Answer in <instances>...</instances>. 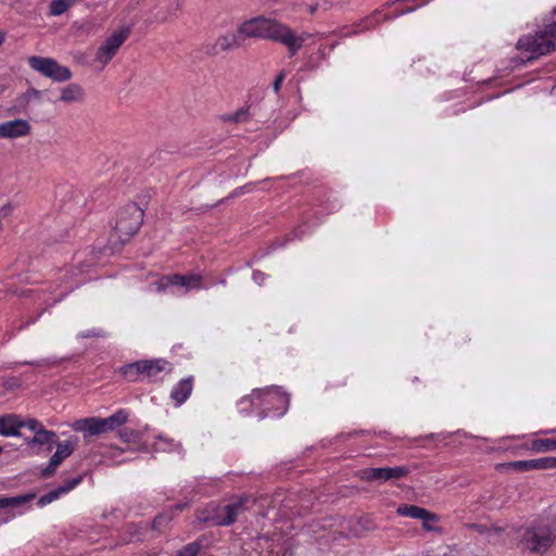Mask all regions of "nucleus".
<instances>
[{"mask_svg":"<svg viewBox=\"0 0 556 556\" xmlns=\"http://www.w3.org/2000/svg\"><path fill=\"white\" fill-rule=\"evenodd\" d=\"M501 467H506L517 471H529L532 470L531 459L529 460H517L507 464H502Z\"/></svg>","mask_w":556,"mask_h":556,"instance_id":"bb28decb","label":"nucleus"},{"mask_svg":"<svg viewBox=\"0 0 556 556\" xmlns=\"http://www.w3.org/2000/svg\"><path fill=\"white\" fill-rule=\"evenodd\" d=\"M316 11V8L315 7H312L311 8V12L314 13Z\"/></svg>","mask_w":556,"mask_h":556,"instance_id":"79ce46f5","label":"nucleus"},{"mask_svg":"<svg viewBox=\"0 0 556 556\" xmlns=\"http://www.w3.org/2000/svg\"><path fill=\"white\" fill-rule=\"evenodd\" d=\"M73 4L74 0H51L50 14L53 16H59L65 13Z\"/></svg>","mask_w":556,"mask_h":556,"instance_id":"393cba45","label":"nucleus"},{"mask_svg":"<svg viewBox=\"0 0 556 556\" xmlns=\"http://www.w3.org/2000/svg\"><path fill=\"white\" fill-rule=\"evenodd\" d=\"M422 527L427 531H440L439 528L434 527L433 523L439 521L438 515L434 514V519H429L428 517H424L422 519Z\"/></svg>","mask_w":556,"mask_h":556,"instance_id":"2f4dec72","label":"nucleus"},{"mask_svg":"<svg viewBox=\"0 0 556 556\" xmlns=\"http://www.w3.org/2000/svg\"><path fill=\"white\" fill-rule=\"evenodd\" d=\"M285 76H286V75H285V72H283V71H281V72L278 74V76L276 77V79H275V81H274V84H273V88H274L275 92H278V91L280 90V87H281V84H282V81H283V79H285Z\"/></svg>","mask_w":556,"mask_h":556,"instance_id":"473e14b6","label":"nucleus"},{"mask_svg":"<svg viewBox=\"0 0 556 556\" xmlns=\"http://www.w3.org/2000/svg\"><path fill=\"white\" fill-rule=\"evenodd\" d=\"M22 418L15 414L0 416V434L3 437H20Z\"/></svg>","mask_w":556,"mask_h":556,"instance_id":"f8f14e48","label":"nucleus"},{"mask_svg":"<svg viewBox=\"0 0 556 556\" xmlns=\"http://www.w3.org/2000/svg\"><path fill=\"white\" fill-rule=\"evenodd\" d=\"M80 482L81 477H76L74 479L66 481L63 485L42 495L39 498V504L46 505L52 503L53 501L58 500L62 494H65L73 490L74 488H76Z\"/></svg>","mask_w":556,"mask_h":556,"instance_id":"2eb2a0df","label":"nucleus"},{"mask_svg":"<svg viewBox=\"0 0 556 556\" xmlns=\"http://www.w3.org/2000/svg\"><path fill=\"white\" fill-rule=\"evenodd\" d=\"M170 283H167L166 276H163L157 282H155L156 290L159 292L164 291Z\"/></svg>","mask_w":556,"mask_h":556,"instance_id":"c9c22d12","label":"nucleus"},{"mask_svg":"<svg viewBox=\"0 0 556 556\" xmlns=\"http://www.w3.org/2000/svg\"><path fill=\"white\" fill-rule=\"evenodd\" d=\"M31 131V126L28 121L17 118L7 121L0 124V137L8 139H15L28 136Z\"/></svg>","mask_w":556,"mask_h":556,"instance_id":"9d476101","label":"nucleus"},{"mask_svg":"<svg viewBox=\"0 0 556 556\" xmlns=\"http://www.w3.org/2000/svg\"><path fill=\"white\" fill-rule=\"evenodd\" d=\"M213 506H210L208 508L204 509V510H198L197 511V519L199 521H202V522H206V521H211L212 522V517L214 516V510L212 509Z\"/></svg>","mask_w":556,"mask_h":556,"instance_id":"7c9ffc66","label":"nucleus"},{"mask_svg":"<svg viewBox=\"0 0 556 556\" xmlns=\"http://www.w3.org/2000/svg\"><path fill=\"white\" fill-rule=\"evenodd\" d=\"M531 450L543 453L556 450V439H538L531 442Z\"/></svg>","mask_w":556,"mask_h":556,"instance_id":"5701e85b","label":"nucleus"},{"mask_svg":"<svg viewBox=\"0 0 556 556\" xmlns=\"http://www.w3.org/2000/svg\"><path fill=\"white\" fill-rule=\"evenodd\" d=\"M186 507H188V504H187V503H184V504H178V505H176V507H175V508H176V509H178V510H182V509H185Z\"/></svg>","mask_w":556,"mask_h":556,"instance_id":"a19ab883","label":"nucleus"},{"mask_svg":"<svg viewBox=\"0 0 556 556\" xmlns=\"http://www.w3.org/2000/svg\"><path fill=\"white\" fill-rule=\"evenodd\" d=\"M544 30L556 43V22L547 25Z\"/></svg>","mask_w":556,"mask_h":556,"instance_id":"f704fd0d","label":"nucleus"},{"mask_svg":"<svg viewBox=\"0 0 556 556\" xmlns=\"http://www.w3.org/2000/svg\"><path fill=\"white\" fill-rule=\"evenodd\" d=\"M532 470L549 469L556 467V457H543L539 459H531Z\"/></svg>","mask_w":556,"mask_h":556,"instance_id":"a878e982","label":"nucleus"},{"mask_svg":"<svg viewBox=\"0 0 556 556\" xmlns=\"http://www.w3.org/2000/svg\"><path fill=\"white\" fill-rule=\"evenodd\" d=\"M29 66L41 75L59 83L71 79L72 72L68 67L59 64L54 59L30 56Z\"/></svg>","mask_w":556,"mask_h":556,"instance_id":"39448f33","label":"nucleus"},{"mask_svg":"<svg viewBox=\"0 0 556 556\" xmlns=\"http://www.w3.org/2000/svg\"><path fill=\"white\" fill-rule=\"evenodd\" d=\"M127 420V414L124 410H118L108 418H100V426L102 433L114 430L124 425Z\"/></svg>","mask_w":556,"mask_h":556,"instance_id":"a211bd4d","label":"nucleus"},{"mask_svg":"<svg viewBox=\"0 0 556 556\" xmlns=\"http://www.w3.org/2000/svg\"><path fill=\"white\" fill-rule=\"evenodd\" d=\"M34 497L33 494L28 495H20V496H13V497H0V509H4L8 507H16L21 506L27 501L31 500Z\"/></svg>","mask_w":556,"mask_h":556,"instance_id":"b1692460","label":"nucleus"},{"mask_svg":"<svg viewBox=\"0 0 556 556\" xmlns=\"http://www.w3.org/2000/svg\"><path fill=\"white\" fill-rule=\"evenodd\" d=\"M518 547L533 554H545L554 544L556 535L554 530L542 521H532L515 531Z\"/></svg>","mask_w":556,"mask_h":556,"instance_id":"f03ea898","label":"nucleus"},{"mask_svg":"<svg viewBox=\"0 0 556 556\" xmlns=\"http://www.w3.org/2000/svg\"><path fill=\"white\" fill-rule=\"evenodd\" d=\"M251 501L250 496H240L236 502L225 505L223 507L213 506L214 516L212 523L219 527H228L235 523L238 517L249 509L248 503Z\"/></svg>","mask_w":556,"mask_h":556,"instance_id":"0eeeda50","label":"nucleus"},{"mask_svg":"<svg viewBox=\"0 0 556 556\" xmlns=\"http://www.w3.org/2000/svg\"><path fill=\"white\" fill-rule=\"evenodd\" d=\"M489 534H500L503 531V528L497 526H492L491 528H488Z\"/></svg>","mask_w":556,"mask_h":556,"instance_id":"4c0bfd02","label":"nucleus"},{"mask_svg":"<svg viewBox=\"0 0 556 556\" xmlns=\"http://www.w3.org/2000/svg\"><path fill=\"white\" fill-rule=\"evenodd\" d=\"M548 432H556V430L546 431V433H548Z\"/></svg>","mask_w":556,"mask_h":556,"instance_id":"37998d69","label":"nucleus"},{"mask_svg":"<svg viewBox=\"0 0 556 556\" xmlns=\"http://www.w3.org/2000/svg\"><path fill=\"white\" fill-rule=\"evenodd\" d=\"M410 472L407 466L384 467V468H364L356 471L355 476L365 482H387L390 480H400Z\"/></svg>","mask_w":556,"mask_h":556,"instance_id":"1a4fd4ad","label":"nucleus"},{"mask_svg":"<svg viewBox=\"0 0 556 556\" xmlns=\"http://www.w3.org/2000/svg\"><path fill=\"white\" fill-rule=\"evenodd\" d=\"M167 283H170L172 286H181L186 287L187 289L190 288H200L201 286V277L193 275V276H182L178 274L166 276Z\"/></svg>","mask_w":556,"mask_h":556,"instance_id":"f3484780","label":"nucleus"},{"mask_svg":"<svg viewBox=\"0 0 556 556\" xmlns=\"http://www.w3.org/2000/svg\"><path fill=\"white\" fill-rule=\"evenodd\" d=\"M7 38V34L4 31H0V47L4 43Z\"/></svg>","mask_w":556,"mask_h":556,"instance_id":"ea45409f","label":"nucleus"},{"mask_svg":"<svg viewBox=\"0 0 556 556\" xmlns=\"http://www.w3.org/2000/svg\"><path fill=\"white\" fill-rule=\"evenodd\" d=\"M470 528L481 534H489L488 527L482 525H470Z\"/></svg>","mask_w":556,"mask_h":556,"instance_id":"e433bc0d","label":"nucleus"},{"mask_svg":"<svg viewBox=\"0 0 556 556\" xmlns=\"http://www.w3.org/2000/svg\"><path fill=\"white\" fill-rule=\"evenodd\" d=\"M72 429L77 432H83L85 437H92L102 433L100 417L77 419L72 424Z\"/></svg>","mask_w":556,"mask_h":556,"instance_id":"ddd939ff","label":"nucleus"},{"mask_svg":"<svg viewBox=\"0 0 556 556\" xmlns=\"http://www.w3.org/2000/svg\"><path fill=\"white\" fill-rule=\"evenodd\" d=\"M74 450L75 444L72 441L67 440L64 442H59L56 444L55 453L50 458L52 460V466H60L65 458L72 455Z\"/></svg>","mask_w":556,"mask_h":556,"instance_id":"aec40b11","label":"nucleus"},{"mask_svg":"<svg viewBox=\"0 0 556 556\" xmlns=\"http://www.w3.org/2000/svg\"><path fill=\"white\" fill-rule=\"evenodd\" d=\"M173 519V514H160L152 521L151 528L153 530H161L163 527L168 525Z\"/></svg>","mask_w":556,"mask_h":556,"instance_id":"cd10ccee","label":"nucleus"},{"mask_svg":"<svg viewBox=\"0 0 556 556\" xmlns=\"http://www.w3.org/2000/svg\"><path fill=\"white\" fill-rule=\"evenodd\" d=\"M23 364L33 365V366H43V365H48V362L47 361H41V362H24Z\"/></svg>","mask_w":556,"mask_h":556,"instance_id":"58836bf2","label":"nucleus"},{"mask_svg":"<svg viewBox=\"0 0 556 556\" xmlns=\"http://www.w3.org/2000/svg\"><path fill=\"white\" fill-rule=\"evenodd\" d=\"M396 513L401 516H407L414 519H422L428 517L434 519V514L416 505H402L396 509Z\"/></svg>","mask_w":556,"mask_h":556,"instance_id":"6ab92c4d","label":"nucleus"},{"mask_svg":"<svg viewBox=\"0 0 556 556\" xmlns=\"http://www.w3.org/2000/svg\"><path fill=\"white\" fill-rule=\"evenodd\" d=\"M242 37L239 36V33L237 34H225L219 36L216 39V42L214 46H212L210 49L206 50V53L210 55H216L219 52L229 51L236 48H239L241 46Z\"/></svg>","mask_w":556,"mask_h":556,"instance_id":"9b49d317","label":"nucleus"},{"mask_svg":"<svg viewBox=\"0 0 556 556\" xmlns=\"http://www.w3.org/2000/svg\"><path fill=\"white\" fill-rule=\"evenodd\" d=\"M85 92L78 84H68L60 89L59 101L65 104L79 103L84 100Z\"/></svg>","mask_w":556,"mask_h":556,"instance_id":"4468645a","label":"nucleus"},{"mask_svg":"<svg viewBox=\"0 0 556 556\" xmlns=\"http://www.w3.org/2000/svg\"><path fill=\"white\" fill-rule=\"evenodd\" d=\"M192 391V379H182L170 393V397L176 402L177 405L182 404L191 394Z\"/></svg>","mask_w":556,"mask_h":556,"instance_id":"dca6fc26","label":"nucleus"},{"mask_svg":"<svg viewBox=\"0 0 556 556\" xmlns=\"http://www.w3.org/2000/svg\"><path fill=\"white\" fill-rule=\"evenodd\" d=\"M58 467L59 466H52V460L50 459L48 466L45 469H42L41 476L42 477H50V476H52L55 472Z\"/></svg>","mask_w":556,"mask_h":556,"instance_id":"72a5a7b5","label":"nucleus"},{"mask_svg":"<svg viewBox=\"0 0 556 556\" xmlns=\"http://www.w3.org/2000/svg\"><path fill=\"white\" fill-rule=\"evenodd\" d=\"M24 427L34 432V434L36 433V431H39L41 428H43V426L37 419L34 418H28L25 420L22 419V428Z\"/></svg>","mask_w":556,"mask_h":556,"instance_id":"c756f323","label":"nucleus"},{"mask_svg":"<svg viewBox=\"0 0 556 556\" xmlns=\"http://www.w3.org/2000/svg\"><path fill=\"white\" fill-rule=\"evenodd\" d=\"M143 218V212L136 204H129L118 213L115 235L119 242H127L140 228Z\"/></svg>","mask_w":556,"mask_h":556,"instance_id":"7ed1b4c3","label":"nucleus"},{"mask_svg":"<svg viewBox=\"0 0 556 556\" xmlns=\"http://www.w3.org/2000/svg\"><path fill=\"white\" fill-rule=\"evenodd\" d=\"M250 117H251L250 108L242 106L239 110H237L235 113L223 114L219 118L224 123L243 124V123L249 122Z\"/></svg>","mask_w":556,"mask_h":556,"instance_id":"412c9836","label":"nucleus"},{"mask_svg":"<svg viewBox=\"0 0 556 556\" xmlns=\"http://www.w3.org/2000/svg\"><path fill=\"white\" fill-rule=\"evenodd\" d=\"M56 438L55 432L41 428L36 431L31 439H26L28 445H45L52 442Z\"/></svg>","mask_w":556,"mask_h":556,"instance_id":"4be33fe9","label":"nucleus"},{"mask_svg":"<svg viewBox=\"0 0 556 556\" xmlns=\"http://www.w3.org/2000/svg\"><path fill=\"white\" fill-rule=\"evenodd\" d=\"M200 551L197 543H190L176 553V556H195Z\"/></svg>","mask_w":556,"mask_h":556,"instance_id":"c85d7f7f","label":"nucleus"},{"mask_svg":"<svg viewBox=\"0 0 556 556\" xmlns=\"http://www.w3.org/2000/svg\"><path fill=\"white\" fill-rule=\"evenodd\" d=\"M517 48L529 52V59H534L554 51L556 43L548 37L545 30H541L533 36L520 38L517 42Z\"/></svg>","mask_w":556,"mask_h":556,"instance_id":"6e6552de","label":"nucleus"},{"mask_svg":"<svg viewBox=\"0 0 556 556\" xmlns=\"http://www.w3.org/2000/svg\"><path fill=\"white\" fill-rule=\"evenodd\" d=\"M123 375L131 381L138 380L141 376L155 378L162 371H170L172 366L163 359L141 361L124 366Z\"/></svg>","mask_w":556,"mask_h":556,"instance_id":"20e7f679","label":"nucleus"},{"mask_svg":"<svg viewBox=\"0 0 556 556\" xmlns=\"http://www.w3.org/2000/svg\"><path fill=\"white\" fill-rule=\"evenodd\" d=\"M238 33L242 40L257 38L280 42L288 48L291 55H294L302 47L305 38L309 37L307 34L295 36L288 25L264 15L244 21L238 27Z\"/></svg>","mask_w":556,"mask_h":556,"instance_id":"f257e3e1","label":"nucleus"},{"mask_svg":"<svg viewBox=\"0 0 556 556\" xmlns=\"http://www.w3.org/2000/svg\"><path fill=\"white\" fill-rule=\"evenodd\" d=\"M130 34V29L128 27H123L115 30L111 36H109L98 48L94 62L101 65V68H104L109 62L115 56L118 49L126 41Z\"/></svg>","mask_w":556,"mask_h":556,"instance_id":"423d86ee","label":"nucleus"}]
</instances>
